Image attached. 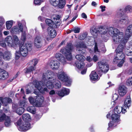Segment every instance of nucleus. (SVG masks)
<instances>
[{
  "mask_svg": "<svg viewBox=\"0 0 132 132\" xmlns=\"http://www.w3.org/2000/svg\"><path fill=\"white\" fill-rule=\"evenodd\" d=\"M21 55L20 51H16L15 53V57L16 59H18L19 58Z\"/></svg>",
  "mask_w": 132,
  "mask_h": 132,
  "instance_id": "de8ad7c7",
  "label": "nucleus"
},
{
  "mask_svg": "<svg viewBox=\"0 0 132 132\" xmlns=\"http://www.w3.org/2000/svg\"><path fill=\"white\" fill-rule=\"evenodd\" d=\"M20 72H18L17 73V74L13 77L11 78L10 79V81L11 82L14 79H15L18 76V75L19 74Z\"/></svg>",
  "mask_w": 132,
  "mask_h": 132,
  "instance_id": "3c124183",
  "label": "nucleus"
},
{
  "mask_svg": "<svg viewBox=\"0 0 132 132\" xmlns=\"http://www.w3.org/2000/svg\"><path fill=\"white\" fill-rule=\"evenodd\" d=\"M125 54L128 56L132 55V51H130L128 49H125Z\"/></svg>",
  "mask_w": 132,
  "mask_h": 132,
  "instance_id": "a18cd8bd",
  "label": "nucleus"
},
{
  "mask_svg": "<svg viewBox=\"0 0 132 132\" xmlns=\"http://www.w3.org/2000/svg\"><path fill=\"white\" fill-rule=\"evenodd\" d=\"M92 5L94 6H96L97 5V4L95 2H93L92 3Z\"/></svg>",
  "mask_w": 132,
  "mask_h": 132,
  "instance_id": "774afa93",
  "label": "nucleus"
},
{
  "mask_svg": "<svg viewBox=\"0 0 132 132\" xmlns=\"http://www.w3.org/2000/svg\"><path fill=\"white\" fill-rule=\"evenodd\" d=\"M76 66L78 69L80 70H81L85 67L83 62H79L77 63H76Z\"/></svg>",
  "mask_w": 132,
  "mask_h": 132,
  "instance_id": "c85d7f7f",
  "label": "nucleus"
},
{
  "mask_svg": "<svg viewBox=\"0 0 132 132\" xmlns=\"http://www.w3.org/2000/svg\"><path fill=\"white\" fill-rule=\"evenodd\" d=\"M73 48V46L71 43L67 45L65 48L62 49L61 52L64 54L66 59L68 60H71L72 59L71 51Z\"/></svg>",
  "mask_w": 132,
  "mask_h": 132,
  "instance_id": "0eeeda50",
  "label": "nucleus"
},
{
  "mask_svg": "<svg viewBox=\"0 0 132 132\" xmlns=\"http://www.w3.org/2000/svg\"><path fill=\"white\" fill-rule=\"evenodd\" d=\"M60 18L59 15H54L51 18L53 21L49 19H47L45 20V22L49 27L56 28L60 24Z\"/></svg>",
  "mask_w": 132,
  "mask_h": 132,
  "instance_id": "20e7f679",
  "label": "nucleus"
},
{
  "mask_svg": "<svg viewBox=\"0 0 132 132\" xmlns=\"http://www.w3.org/2000/svg\"><path fill=\"white\" fill-rule=\"evenodd\" d=\"M58 79L61 81L65 82V84L67 86L70 85L71 81L68 77L67 73L62 71L58 72L57 75Z\"/></svg>",
  "mask_w": 132,
  "mask_h": 132,
  "instance_id": "6e6552de",
  "label": "nucleus"
},
{
  "mask_svg": "<svg viewBox=\"0 0 132 132\" xmlns=\"http://www.w3.org/2000/svg\"><path fill=\"white\" fill-rule=\"evenodd\" d=\"M87 36L86 33H84L81 35L79 37V39L80 40H83L85 39Z\"/></svg>",
  "mask_w": 132,
  "mask_h": 132,
  "instance_id": "49530a36",
  "label": "nucleus"
},
{
  "mask_svg": "<svg viewBox=\"0 0 132 132\" xmlns=\"http://www.w3.org/2000/svg\"><path fill=\"white\" fill-rule=\"evenodd\" d=\"M118 97V95L116 93L114 94L113 96V99L114 101H116L117 100Z\"/></svg>",
  "mask_w": 132,
  "mask_h": 132,
  "instance_id": "603ef678",
  "label": "nucleus"
},
{
  "mask_svg": "<svg viewBox=\"0 0 132 132\" xmlns=\"http://www.w3.org/2000/svg\"><path fill=\"white\" fill-rule=\"evenodd\" d=\"M115 122L113 121H111L109 122V127L108 128V130H109L114 127L116 125H115Z\"/></svg>",
  "mask_w": 132,
  "mask_h": 132,
  "instance_id": "a19ab883",
  "label": "nucleus"
},
{
  "mask_svg": "<svg viewBox=\"0 0 132 132\" xmlns=\"http://www.w3.org/2000/svg\"><path fill=\"white\" fill-rule=\"evenodd\" d=\"M50 67L53 69L56 70L58 69L60 65L59 62L57 61H52L50 64Z\"/></svg>",
  "mask_w": 132,
  "mask_h": 132,
  "instance_id": "6ab92c4d",
  "label": "nucleus"
},
{
  "mask_svg": "<svg viewBox=\"0 0 132 132\" xmlns=\"http://www.w3.org/2000/svg\"><path fill=\"white\" fill-rule=\"evenodd\" d=\"M126 33L129 34L130 35V37H131L130 34H132V24L129 25L127 27L126 29V32L125 35Z\"/></svg>",
  "mask_w": 132,
  "mask_h": 132,
  "instance_id": "2f4dec72",
  "label": "nucleus"
},
{
  "mask_svg": "<svg viewBox=\"0 0 132 132\" xmlns=\"http://www.w3.org/2000/svg\"><path fill=\"white\" fill-rule=\"evenodd\" d=\"M98 60V58L96 55H94L92 58V60L94 62H96Z\"/></svg>",
  "mask_w": 132,
  "mask_h": 132,
  "instance_id": "6e6d98bb",
  "label": "nucleus"
},
{
  "mask_svg": "<svg viewBox=\"0 0 132 132\" xmlns=\"http://www.w3.org/2000/svg\"><path fill=\"white\" fill-rule=\"evenodd\" d=\"M126 84L128 86L132 85V77L130 78L127 80Z\"/></svg>",
  "mask_w": 132,
  "mask_h": 132,
  "instance_id": "37998d69",
  "label": "nucleus"
},
{
  "mask_svg": "<svg viewBox=\"0 0 132 132\" xmlns=\"http://www.w3.org/2000/svg\"><path fill=\"white\" fill-rule=\"evenodd\" d=\"M99 70H98V73L103 72L104 73L107 72L109 70V66L107 64L105 63L103 61L98 62V63Z\"/></svg>",
  "mask_w": 132,
  "mask_h": 132,
  "instance_id": "9b49d317",
  "label": "nucleus"
},
{
  "mask_svg": "<svg viewBox=\"0 0 132 132\" xmlns=\"http://www.w3.org/2000/svg\"><path fill=\"white\" fill-rule=\"evenodd\" d=\"M22 118L23 120L25 121L29 120L31 118L29 115L28 114H23Z\"/></svg>",
  "mask_w": 132,
  "mask_h": 132,
  "instance_id": "58836bf2",
  "label": "nucleus"
},
{
  "mask_svg": "<svg viewBox=\"0 0 132 132\" xmlns=\"http://www.w3.org/2000/svg\"><path fill=\"white\" fill-rule=\"evenodd\" d=\"M89 76L91 81H97L99 79L97 74L94 71H92Z\"/></svg>",
  "mask_w": 132,
  "mask_h": 132,
  "instance_id": "4be33fe9",
  "label": "nucleus"
},
{
  "mask_svg": "<svg viewBox=\"0 0 132 132\" xmlns=\"http://www.w3.org/2000/svg\"><path fill=\"white\" fill-rule=\"evenodd\" d=\"M111 117L112 120L115 123H119L120 121V116L117 114L114 113L112 115Z\"/></svg>",
  "mask_w": 132,
  "mask_h": 132,
  "instance_id": "393cba45",
  "label": "nucleus"
},
{
  "mask_svg": "<svg viewBox=\"0 0 132 132\" xmlns=\"http://www.w3.org/2000/svg\"><path fill=\"white\" fill-rule=\"evenodd\" d=\"M34 93L37 95L34 98L32 97H30L28 98V100L30 103L34 106L37 107L41 106L42 103L44 100V97L41 95H38V93L35 91H34Z\"/></svg>",
  "mask_w": 132,
  "mask_h": 132,
  "instance_id": "7ed1b4c3",
  "label": "nucleus"
},
{
  "mask_svg": "<svg viewBox=\"0 0 132 132\" xmlns=\"http://www.w3.org/2000/svg\"><path fill=\"white\" fill-rule=\"evenodd\" d=\"M38 60L36 59H34L32 60L30 62V64L31 65H33L34 66H35L38 63Z\"/></svg>",
  "mask_w": 132,
  "mask_h": 132,
  "instance_id": "c03bdc74",
  "label": "nucleus"
},
{
  "mask_svg": "<svg viewBox=\"0 0 132 132\" xmlns=\"http://www.w3.org/2000/svg\"><path fill=\"white\" fill-rule=\"evenodd\" d=\"M23 23H24L23 24H26V22L24 20H22L21 22L18 21V25L13 26L11 29L10 30L11 33L18 34L21 32H22L23 31V27L22 24Z\"/></svg>",
  "mask_w": 132,
  "mask_h": 132,
  "instance_id": "423d86ee",
  "label": "nucleus"
},
{
  "mask_svg": "<svg viewBox=\"0 0 132 132\" xmlns=\"http://www.w3.org/2000/svg\"><path fill=\"white\" fill-rule=\"evenodd\" d=\"M55 56L56 59L61 62L63 64H66V61L65 59L62 54L59 53H57L55 55Z\"/></svg>",
  "mask_w": 132,
  "mask_h": 132,
  "instance_id": "a878e982",
  "label": "nucleus"
},
{
  "mask_svg": "<svg viewBox=\"0 0 132 132\" xmlns=\"http://www.w3.org/2000/svg\"><path fill=\"white\" fill-rule=\"evenodd\" d=\"M57 6L60 9L63 8L65 4V0H59Z\"/></svg>",
  "mask_w": 132,
  "mask_h": 132,
  "instance_id": "c756f323",
  "label": "nucleus"
},
{
  "mask_svg": "<svg viewBox=\"0 0 132 132\" xmlns=\"http://www.w3.org/2000/svg\"><path fill=\"white\" fill-rule=\"evenodd\" d=\"M70 92V90L69 89L63 88L61 90L57 91L56 93L59 96L63 97L65 95H68Z\"/></svg>",
  "mask_w": 132,
  "mask_h": 132,
  "instance_id": "2eb2a0df",
  "label": "nucleus"
},
{
  "mask_svg": "<svg viewBox=\"0 0 132 132\" xmlns=\"http://www.w3.org/2000/svg\"><path fill=\"white\" fill-rule=\"evenodd\" d=\"M36 69V67H35L31 66L27 68L26 69L24 70V72L26 73H28L31 72L35 70Z\"/></svg>",
  "mask_w": 132,
  "mask_h": 132,
  "instance_id": "473e14b6",
  "label": "nucleus"
},
{
  "mask_svg": "<svg viewBox=\"0 0 132 132\" xmlns=\"http://www.w3.org/2000/svg\"><path fill=\"white\" fill-rule=\"evenodd\" d=\"M26 101L24 100L21 101L20 103V105L21 107H18L16 108V106L15 104H13L12 108L13 111L16 112L20 115L22 114L24 112V109L23 107L25 106Z\"/></svg>",
  "mask_w": 132,
  "mask_h": 132,
  "instance_id": "9d476101",
  "label": "nucleus"
},
{
  "mask_svg": "<svg viewBox=\"0 0 132 132\" xmlns=\"http://www.w3.org/2000/svg\"><path fill=\"white\" fill-rule=\"evenodd\" d=\"M76 57L79 61V62H83L86 59L85 57L81 55H77L76 56Z\"/></svg>",
  "mask_w": 132,
  "mask_h": 132,
  "instance_id": "72a5a7b5",
  "label": "nucleus"
},
{
  "mask_svg": "<svg viewBox=\"0 0 132 132\" xmlns=\"http://www.w3.org/2000/svg\"><path fill=\"white\" fill-rule=\"evenodd\" d=\"M94 52L96 54H98V53L99 52V51L98 50V47L97 46V43H95V45L94 47Z\"/></svg>",
  "mask_w": 132,
  "mask_h": 132,
  "instance_id": "8fccbe9b",
  "label": "nucleus"
},
{
  "mask_svg": "<svg viewBox=\"0 0 132 132\" xmlns=\"http://www.w3.org/2000/svg\"><path fill=\"white\" fill-rule=\"evenodd\" d=\"M54 28L49 27L47 28V32L48 35L51 38H54L56 36V33Z\"/></svg>",
  "mask_w": 132,
  "mask_h": 132,
  "instance_id": "a211bd4d",
  "label": "nucleus"
},
{
  "mask_svg": "<svg viewBox=\"0 0 132 132\" xmlns=\"http://www.w3.org/2000/svg\"><path fill=\"white\" fill-rule=\"evenodd\" d=\"M114 113L116 114H119L121 112L124 113L127 112L126 110L123 108V106L122 107L119 106L116 107L114 109Z\"/></svg>",
  "mask_w": 132,
  "mask_h": 132,
  "instance_id": "aec40b11",
  "label": "nucleus"
},
{
  "mask_svg": "<svg viewBox=\"0 0 132 132\" xmlns=\"http://www.w3.org/2000/svg\"><path fill=\"white\" fill-rule=\"evenodd\" d=\"M22 34L21 37V40L23 41H24L25 40L26 36V34L25 33L23 32H22Z\"/></svg>",
  "mask_w": 132,
  "mask_h": 132,
  "instance_id": "5fc2aeb1",
  "label": "nucleus"
},
{
  "mask_svg": "<svg viewBox=\"0 0 132 132\" xmlns=\"http://www.w3.org/2000/svg\"><path fill=\"white\" fill-rule=\"evenodd\" d=\"M13 21L12 20L7 21L6 22V25L7 30H9L12 27Z\"/></svg>",
  "mask_w": 132,
  "mask_h": 132,
  "instance_id": "7c9ffc66",
  "label": "nucleus"
},
{
  "mask_svg": "<svg viewBox=\"0 0 132 132\" xmlns=\"http://www.w3.org/2000/svg\"><path fill=\"white\" fill-rule=\"evenodd\" d=\"M124 59H122L119 60L117 61V62L116 63H114V59L113 61V63L114 64H117L118 62H119V63L118 64V66L119 67H120L122 66L123 64V63L125 61L124 60Z\"/></svg>",
  "mask_w": 132,
  "mask_h": 132,
  "instance_id": "4c0bfd02",
  "label": "nucleus"
},
{
  "mask_svg": "<svg viewBox=\"0 0 132 132\" xmlns=\"http://www.w3.org/2000/svg\"><path fill=\"white\" fill-rule=\"evenodd\" d=\"M87 68L86 67L83 68L81 70L82 71L81 72V73L82 75H84L86 73V71Z\"/></svg>",
  "mask_w": 132,
  "mask_h": 132,
  "instance_id": "4d7b16f0",
  "label": "nucleus"
},
{
  "mask_svg": "<svg viewBox=\"0 0 132 132\" xmlns=\"http://www.w3.org/2000/svg\"><path fill=\"white\" fill-rule=\"evenodd\" d=\"M10 33V32L9 31H5L3 32L4 34L5 35L7 36Z\"/></svg>",
  "mask_w": 132,
  "mask_h": 132,
  "instance_id": "e2e57ef3",
  "label": "nucleus"
},
{
  "mask_svg": "<svg viewBox=\"0 0 132 132\" xmlns=\"http://www.w3.org/2000/svg\"><path fill=\"white\" fill-rule=\"evenodd\" d=\"M9 75L7 72L4 70L0 68V79L5 80L9 77Z\"/></svg>",
  "mask_w": 132,
  "mask_h": 132,
  "instance_id": "dca6fc26",
  "label": "nucleus"
},
{
  "mask_svg": "<svg viewBox=\"0 0 132 132\" xmlns=\"http://www.w3.org/2000/svg\"><path fill=\"white\" fill-rule=\"evenodd\" d=\"M59 0H49L50 2L52 5L55 6H57Z\"/></svg>",
  "mask_w": 132,
  "mask_h": 132,
  "instance_id": "ea45409f",
  "label": "nucleus"
},
{
  "mask_svg": "<svg viewBox=\"0 0 132 132\" xmlns=\"http://www.w3.org/2000/svg\"><path fill=\"white\" fill-rule=\"evenodd\" d=\"M125 10L127 13H132V7L130 5H127L125 6Z\"/></svg>",
  "mask_w": 132,
  "mask_h": 132,
  "instance_id": "f704fd0d",
  "label": "nucleus"
},
{
  "mask_svg": "<svg viewBox=\"0 0 132 132\" xmlns=\"http://www.w3.org/2000/svg\"><path fill=\"white\" fill-rule=\"evenodd\" d=\"M3 50L2 49H0V65L3 64V62L1 60V59L3 57L5 60H9L11 57V54L10 52L9 51H6L4 54L3 55L2 53Z\"/></svg>",
  "mask_w": 132,
  "mask_h": 132,
  "instance_id": "4468645a",
  "label": "nucleus"
},
{
  "mask_svg": "<svg viewBox=\"0 0 132 132\" xmlns=\"http://www.w3.org/2000/svg\"><path fill=\"white\" fill-rule=\"evenodd\" d=\"M54 73L52 71H48L43 74L42 82L34 80L33 84L35 87L40 93L45 94L48 92V90L46 87H43L42 86H46L49 89H52L55 85L56 88H60L61 87L60 82L54 79Z\"/></svg>",
  "mask_w": 132,
  "mask_h": 132,
  "instance_id": "f03ea898",
  "label": "nucleus"
},
{
  "mask_svg": "<svg viewBox=\"0 0 132 132\" xmlns=\"http://www.w3.org/2000/svg\"><path fill=\"white\" fill-rule=\"evenodd\" d=\"M5 115L4 114H3L1 117H0V122L3 121L4 120Z\"/></svg>",
  "mask_w": 132,
  "mask_h": 132,
  "instance_id": "13d9d810",
  "label": "nucleus"
},
{
  "mask_svg": "<svg viewBox=\"0 0 132 132\" xmlns=\"http://www.w3.org/2000/svg\"><path fill=\"white\" fill-rule=\"evenodd\" d=\"M105 33L108 32L109 35L112 36L113 42L114 44H119L116 50V56L114 59V62L116 63L117 61L124 59L125 55L122 53L125 44L130 37L129 34L126 33L124 36L123 33L117 29L110 27L102 29Z\"/></svg>",
  "mask_w": 132,
  "mask_h": 132,
  "instance_id": "f257e3e1",
  "label": "nucleus"
},
{
  "mask_svg": "<svg viewBox=\"0 0 132 132\" xmlns=\"http://www.w3.org/2000/svg\"><path fill=\"white\" fill-rule=\"evenodd\" d=\"M86 59L87 61L89 62H91L92 60V59L89 56H87Z\"/></svg>",
  "mask_w": 132,
  "mask_h": 132,
  "instance_id": "bf43d9fd",
  "label": "nucleus"
},
{
  "mask_svg": "<svg viewBox=\"0 0 132 132\" xmlns=\"http://www.w3.org/2000/svg\"><path fill=\"white\" fill-rule=\"evenodd\" d=\"M128 20L127 18L126 17H123L120 18L119 21H117V22H119L121 24H125L127 23Z\"/></svg>",
  "mask_w": 132,
  "mask_h": 132,
  "instance_id": "bb28decb",
  "label": "nucleus"
},
{
  "mask_svg": "<svg viewBox=\"0 0 132 132\" xmlns=\"http://www.w3.org/2000/svg\"><path fill=\"white\" fill-rule=\"evenodd\" d=\"M77 48V50L78 51L80 52V53H84V52L81 51L82 50H83L84 49H85L86 47L84 43L81 42L80 43L79 45L78 44L76 45Z\"/></svg>",
  "mask_w": 132,
  "mask_h": 132,
  "instance_id": "b1692460",
  "label": "nucleus"
},
{
  "mask_svg": "<svg viewBox=\"0 0 132 132\" xmlns=\"http://www.w3.org/2000/svg\"><path fill=\"white\" fill-rule=\"evenodd\" d=\"M112 112L110 111L109 113L108 114L106 115V117L107 118H110L111 114H112Z\"/></svg>",
  "mask_w": 132,
  "mask_h": 132,
  "instance_id": "0e129e2a",
  "label": "nucleus"
},
{
  "mask_svg": "<svg viewBox=\"0 0 132 132\" xmlns=\"http://www.w3.org/2000/svg\"><path fill=\"white\" fill-rule=\"evenodd\" d=\"M116 103V102H115V101H112L111 103V104L112 105V107H114Z\"/></svg>",
  "mask_w": 132,
  "mask_h": 132,
  "instance_id": "69168bd1",
  "label": "nucleus"
},
{
  "mask_svg": "<svg viewBox=\"0 0 132 132\" xmlns=\"http://www.w3.org/2000/svg\"><path fill=\"white\" fill-rule=\"evenodd\" d=\"M17 124L18 125V129L21 131H27L31 127L30 124L28 122L21 123L20 121H18L17 122Z\"/></svg>",
  "mask_w": 132,
  "mask_h": 132,
  "instance_id": "f8f14e48",
  "label": "nucleus"
},
{
  "mask_svg": "<svg viewBox=\"0 0 132 132\" xmlns=\"http://www.w3.org/2000/svg\"><path fill=\"white\" fill-rule=\"evenodd\" d=\"M31 44L28 43L22 45L19 48V51H20L21 55L23 57H25L27 55L28 52L31 51Z\"/></svg>",
  "mask_w": 132,
  "mask_h": 132,
  "instance_id": "1a4fd4ad",
  "label": "nucleus"
},
{
  "mask_svg": "<svg viewBox=\"0 0 132 132\" xmlns=\"http://www.w3.org/2000/svg\"><path fill=\"white\" fill-rule=\"evenodd\" d=\"M110 27H105L104 28H103V27H100L98 30L97 28H94V29H91L90 30V32L94 36V37H95L97 36L98 33V32L100 33V34H109L107 32L106 33L104 32L103 31V30L102 29H105Z\"/></svg>",
  "mask_w": 132,
  "mask_h": 132,
  "instance_id": "ddd939ff",
  "label": "nucleus"
},
{
  "mask_svg": "<svg viewBox=\"0 0 132 132\" xmlns=\"http://www.w3.org/2000/svg\"><path fill=\"white\" fill-rule=\"evenodd\" d=\"M100 8L101 9V11L102 12H103L105 10V6H101L100 7Z\"/></svg>",
  "mask_w": 132,
  "mask_h": 132,
  "instance_id": "680f3d73",
  "label": "nucleus"
},
{
  "mask_svg": "<svg viewBox=\"0 0 132 132\" xmlns=\"http://www.w3.org/2000/svg\"><path fill=\"white\" fill-rule=\"evenodd\" d=\"M4 18L2 17H0V27H1L5 23Z\"/></svg>",
  "mask_w": 132,
  "mask_h": 132,
  "instance_id": "09e8293b",
  "label": "nucleus"
},
{
  "mask_svg": "<svg viewBox=\"0 0 132 132\" xmlns=\"http://www.w3.org/2000/svg\"><path fill=\"white\" fill-rule=\"evenodd\" d=\"M131 102L130 97L129 96L127 97L125 100L124 105L123 106V108H125L126 110L130 106Z\"/></svg>",
  "mask_w": 132,
  "mask_h": 132,
  "instance_id": "5701e85b",
  "label": "nucleus"
},
{
  "mask_svg": "<svg viewBox=\"0 0 132 132\" xmlns=\"http://www.w3.org/2000/svg\"><path fill=\"white\" fill-rule=\"evenodd\" d=\"M27 110L33 114L36 113V109L35 107L34 106L28 107L27 109Z\"/></svg>",
  "mask_w": 132,
  "mask_h": 132,
  "instance_id": "c9c22d12",
  "label": "nucleus"
},
{
  "mask_svg": "<svg viewBox=\"0 0 132 132\" xmlns=\"http://www.w3.org/2000/svg\"><path fill=\"white\" fill-rule=\"evenodd\" d=\"M42 39L39 35L36 36L34 40L35 45L37 48L40 47L42 44Z\"/></svg>",
  "mask_w": 132,
  "mask_h": 132,
  "instance_id": "f3484780",
  "label": "nucleus"
},
{
  "mask_svg": "<svg viewBox=\"0 0 132 132\" xmlns=\"http://www.w3.org/2000/svg\"><path fill=\"white\" fill-rule=\"evenodd\" d=\"M80 29L78 27L75 28L73 29V31L75 33H78L80 32Z\"/></svg>",
  "mask_w": 132,
  "mask_h": 132,
  "instance_id": "864d4df0",
  "label": "nucleus"
},
{
  "mask_svg": "<svg viewBox=\"0 0 132 132\" xmlns=\"http://www.w3.org/2000/svg\"><path fill=\"white\" fill-rule=\"evenodd\" d=\"M45 1V0H34V3L36 5H39Z\"/></svg>",
  "mask_w": 132,
  "mask_h": 132,
  "instance_id": "79ce46f5",
  "label": "nucleus"
},
{
  "mask_svg": "<svg viewBox=\"0 0 132 132\" xmlns=\"http://www.w3.org/2000/svg\"><path fill=\"white\" fill-rule=\"evenodd\" d=\"M5 43L10 47L14 48L20 42L18 37L16 35L12 37L11 36H7L5 39Z\"/></svg>",
  "mask_w": 132,
  "mask_h": 132,
  "instance_id": "39448f33",
  "label": "nucleus"
},
{
  "mask_svg": "<svg viewBox=\"0 0 132 132\" xmlns=\"http://www.w3.org/2000/svg\"><path fill=\"white\" fill-rule=\"evenodd\" d=\"M122 11L121 9L118 10L117 11L115 15V19L116 20L122 16Z\"/></svg>",
  "mask_w": 132,
  "mask_h": 132,
  "instance_id": "e433bc0d",
  "label": "nucleus"
},
{
  "mask_svg": "<svg viewBox=\"0 0 132 132\" xmlns=\"http://www.w3.org/2000/svg\"><path fill=\"white\" fill-rule=\"evenodd\" d=\"M81 16L83 18L86 19L87 18V16L84 13H82L81 15Z\"/></svg>",
  "mask_w": 132,
  "mask_h": 132,
  "instance_id": "338daca9",
  "label": "nucleus"
},
{
  "mask_svg": "<svg viewBox=\"0 0 132 132\" xmlns=\"http://www.w3.org/2000/svg\"><path fill=\"white\" fill-rule=\"evenodd\" d=\"M127 88L123 85L120 86L118 90V93L120 96H123L125 95L127 92Z\"/></svg>",
  "mask_w": 132,
  "mask_h": 132,
  "instance_id": "412c9836",
  "label": "nucleus"
},
{
  "mask_svg": "<svg viewBox=\"0 0 132 132\" xmlns=\"http://www.w3.org/2000/svg\"><path fill=\"white\" fill-rule=\"evenodd\" d=\"M55 93V92L54 90H52L50 91L49 94L50 95H52L54 94Z\"/></svg>",
  "mask_w": 132,
  "mask_h": 132,
  "instance_id": "052dcab7",
  "label": "nucleus"
},
{
  "mask_svg": "<svg viewBox=\"0 0 132 132\" xmlns=\"http://www.w3.org/2000/svg\"><path fill=\"white\" fill-rule=\"evenodd\" d=\"M5 120V125L6 126L8 127L11 124V121L9 117L5 116L4 120Z\"/></svg>",
  "mask_w": 132,
  "mask_h": 132,
  "instance_id": "cd10ccee",
  "label": "nucleus"
}]
</instances>
